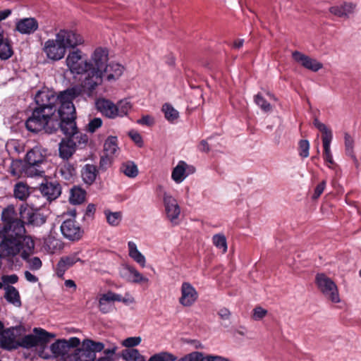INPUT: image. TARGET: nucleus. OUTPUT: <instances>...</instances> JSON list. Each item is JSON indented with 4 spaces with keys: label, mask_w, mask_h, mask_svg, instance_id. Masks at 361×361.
Segmentation results:
<instances>
[{
    "label": "nucleus",
    "mask_w": 361,
    "mask_h": 361,
    "mask_svg": "<svg viewBox=\"0 0 361 361\" xmlns=\"http://www.w3.org/2000/svg\"><path fill=\"white\" fill-rule=\"evenodd\" d=\"M1 220L4 226L0 257L13 258L21 252L22 259H27L35 249V242L30 235H25V222L18 217L13 205L3 209Z\"/></svg>",
    "instance_id": "f257e3e1"
},
{
    "label": "nucleus",
    "mask_w": 361,
    "mask_h": 361,
    "mask_svg": "<svg viewBox=\"0 0 361 361\" xmlns=\"http://www.w3.org/2000/svg\"><path fill=\"white\" fill-rule=\"evenodd\" d=\"M105 60L106 55L102 47L95 49L89 59L78 49L70 51L66 56V64L71 73L74 75H84L81 84L78 85L86 90L87 96L92 94L101 81Z\"/></svg>",
    "instance_id": "f03ea898"
},
{
    "label": "nucleus",
    "mask_w": 361,
    "mask_h": 361,
    "mask_svg": "<svg viewBox=\"0 0 361 361\" xmlns=\"http://www.w3.org/2000/svg\"><path fill=\"white\" fill-rule=\"evenodd\" d=\"M59 94L47 88L37 91L35 96L36 106L25 121V128L31 133L42 131L56 117Z\"/></svg>",
    "instance_id": "7ed1b4c3"
},
{
    "label": "nucleus",
    "mask_w": 361,
    "mask_h": 361,
    "mask_svg": "<svg viewBox=\"0 0 361 361\" xmlns=\"http://www.w3.org/2000/svg\"><path fill=\"white\" fill-rule=\"evenodd\" d=\"M82 43V37L75 32L60 30L55 39H49L44 42L43 51L48 59L59 61L64 57L66 49L74 48Z\"/></svg>",
    "instance_id": "20e7f679"
},
{
    "label": "nucleus",
    "mask_w": 361,
    "mask_h": 361,
    "mask_svg": "<svg viewBox=\"0 0 361 361\" xmlns=\"http://www.w3.org/2000/svg\"><path fill=\"white\" fill-rule=\"evenodd\" d=\"M47 150L42 146L37 145L26 154L25 161L27 166L25 173L28 176H42L46 169L49 166L47 158Z\"/></svg>",
    "instance_id": "39448f33"
},
{
    "label": "nucleus",
    "mask_w": 361,
    "mask_h": 361,
    "mask_svg": "<svg viewBox=\"0 0 361 361\" xmlns=\"http://www.w3.org/2000/svg\"><path fill=\"white\" fill-rule=\"evenodd\" d=\"M86 90L79 85H75L59 92V105L57 106L58 118H76L75 108L73 101L82 96Z\"/></svg>",
    "instance_id": "423d86ee"
},
{
    "label": "nucleus",
    "mask_w": 361,
    "mask_h": 361,
    "mask_svg": "<svg viewBox=\"0 0 361 361\" xmlns=\"http://www.w3.org/2000/svg\"><path fill=\"white\" fill-rule=\"evenodd\" d=\"M80 343V341L77 337H71L68 340L58 339L50 345L52 355L42 352L39 353V356L46 360L54 357L57 358L59 361H73L75 360L73 356L75 348L78 347Z\"/></svg>",
    "instance_id": "0eeeda50"
},
{
    "label": "nucleus",
    "mask_w": 361,
    "mask_h": 361,
    "mask_svg": "<svg viewBox=\"0 0 361 361\" xmlns=\"http://www.w3.org/2000/svg\"><path fill=\"white\" fill-rule=\"evenodd\" d=\"M315 283L324 298L334 303L341 301L338 290L334 281L323 273L317 274Z\"/></svg>",
    "instance_id": "6e6552de"
},
{
    "label": "nucleus",
    "mask_w": 361,
    "mask_h": 361,
    "mask_svg": "<svg viewBox=\"0 0 361 361\" xmlns=\"http://www.w3.org/2000/svg\"><path fill=\"white\" fill-rule=\"evenodd\" d=\"M314 126L322 133V140L324 148L323 158L327 163V166L331 168L334 164L333 155L331 151V143L333 139V134L324 123L320 122L318 118H314L313 122Z\"/></svg>",
    "instance_id": "1a4fd4ad"
},
{
    "label": "nucleus",
    "mask_w": 361,
    "mask_h": 361,
    "mask_svg": "<svg viewBox=\"0 0 361 361\" xmlns=\"http://www.w3.org/2000/svg\"><path fill=\"white\" fill-rule=\"evenodd\" d=\"M76 118L68 117L60 118L58 119V116L54 118L50 124L47 125L44 130L48 133H53L56 131L59 128L68 137L74 135V133L78 130L75 123Z\"/></svg>",
    "instance_id": "9d476101"
},
{
    "label": "nucleus",
    "mask_w": 361,
    "mask_h": 361,
    "mask_svg": "<svg viewBox=\"0 0 361 361\" xmlns=\"http://www.w3.org/2000/svg\"><path fill=\"white\" fill-rule=\"evenodd\" d=\"M21 326L6 328L0 334V348L8 351L19 348V336L21 334Z\"/></svg>",
    "instance_id": "9b49d317"
},
{
    "label": "nucleus",
    "mask_w": 361,
    "mask_h": 361,
    "mask_svg": "<svg viewBox=\"0 0 361 361\" xmlns=\"http://www.w3.org/2000/svg\"><path fill=\"white\" fill-rule=\"evenodd\" d=\"M19 214L21 220L27 225L39 226L46 222V217L39 209L30 207L28 204L20 206Z\"/></svg>",
    "instance_id": "f8f14e48"
},
{
    "label": "nucleus",
    "mask_w": 361,
    "mask_h": 361,
    "mask_svg": "<svg viewBox=\"0 0 361 361\" xmlns=\"http://www.w3.org/2000/svg\"><path fill=\"white\" fill-rule=\"evenodd\" d=\"M103 52L106 55V60L101 73V81L97 85V87L102 84L104 76L106 77L108 81L116 80L121 77L123 72V66L121 65L116 63H108L109 51L106 49L103 48Z\"/></svg>",
    "instance_id": "ddd939ff"
},
{
    "label": "nucleus",
    "mask_w": 361,
    "mask_h": 361,
    "mask_svg": "<svg viewBox=\"0 0 361 361\" xmlns=\"http://www.w3.org/2000/svg\"><path fill=\"white\" fill-rule=\"evenodd\" d=\"M79 255L80 252H75L68 255L61 257L54 267L56 275L59 278L63 279L66 271L75 263L81 262L82 264H84L85 262L80 259Z\"/></svg>",
    "instance_id": "4468645a"
},
{
    "label": "nucleus",
    "mask_w": 361,
    "mask_h": 361,
    "mask_svg": "<svg viewBox=\"0 0 361 361\" xmlns=\"http://www.w3.org/2000/svg\"><path fill=\"white\" fill-rule=\"evenodd\" d=\"M63 235L68 240L75 241L81 238L82 231L74 218L66 219L61 226Z\"/></svg>",
    "instance_id": "2eb2a0df"
},
{
    "label": "nucleus",
    "mask_w": 361,
    "mask_h": 361,
    "mask_svg": "<svg viewBox=\"0 0 361 361\" xmlns=\"http://www.w3.org/2000/svg\"><path fill=\"white\" fill-rule=\"evenodd\" d=\"M164 204L168 219L173 225L178 224L180 208L177 200L171 195L165 193L164 195Z\"/></svg>",
    "instance_id": "dca6fc26"
},
{
    "label": "nucleus",
    "mask_w": 361,
    "mask_h": 361,
    "mask_svg": "<svg viewBox=\"0 0 361 361\" xmlns=\"http://www.w3.org/2000/svg\"><path fill=\"white\" fill-rule=\"evenodd\" d=\"M181 296L179 303L184 307L192 306L198 298V293L195 288L188 282H183L180 287Z\"/></svg>",
    "instance_id": "f3484780"
},
{
    "label": "nucleus",
    "mask_w": 361,
    "mask_h": 361,
    "mask_svg": "<svg viewBox=\"0 0 361 361\" xmlns=\"http://www.w3.org/2000/svg\"><path fill=\"white\" fill-rule=\"evenodd\" d=\"M98 111L108 118L114 119L118 117L116 104L105 98H99L95 102Z\"/></svg>",
    "instance_id": "a211bd4d"
},
{
    "label": "nucleus",
    "mask_w": 361,
    "mask_h": 361,
    "mask_svg": "<svg viewBox=\"0 0 361 361\" xmlns=\"http://www.w3.org/2000/svg\"><path fill=\"white\" fill-rule=\"evenodd\" d=\"M195 169L192 166L188 165L184 161H178L171 173V178L176 183H182L185 178L195 172Z\"/></svg>",
    "instance_id": "6ab92c4d"
},
{
    "label": "nucleus",
    "mask_w": 361,
    "mask_h": 361,
    "mask_svg": "<svg viewBox=\"0 0 361 361\" xmlns=\"http://www.w3.org/2000/svg\"><path fill=\"white\" fill-rule=\"evenodd\" d=\"M295 61L312 72H317L323 68V63L316 59L311 58L307 55L296 51H295Z\"/></svg>",
    "instance_id": "aec40b11"
},
{
    "label": "nucleus",
    "mask_w": 361,
    "mask_h": 361,
    "mask_svg": "<svg viewBox=\"0 0 361 361\" xmlns=\"http://www.w3.org/2000/svg\"><path fill=\"white\" fill-rule=\"evenodd\" d=\"M39 27L37 20L35 18H24L16 21L15 30L22 35H31Z\"/></svg>",
    "instance_id": "412c9836"
},
{
    "label": "nucleus",
    "mask_w": 361,
    "mask_h": 361,
    "mask_svg": "<svg viewBox=\"0 0 361 361\" xmlns=\"http://www.w3.org/2000/svg\"><path fill=\"white\" fill-rule=\"evenodd\" d=\"M42 195L49 201L58 198L61 193V187L57 181L46 182L39 186Z\"/></svg>",
    "instance_id": "4be33fe9"
},
{
    "label": "nucleus",
    "mask_w": 361,
    "mask_h": 361,
    "mask_svg": "<svg viewBox=\"0 0 361 361\" xmlns=\"http://www.w3.org/2000/svg\"><path fill=\"white\" fill-rule=\"evenodd\" d=\"M114 295V293L112 291H108L101 295L99 300V309L103 314L109 313L114 310V302H116V298Z\"/></svg>",
    "instance_id": "5701e85b"
},
{
    "label": "nucleus",
    "mask_w": 361,
    "mask_h": 361,
    "mask_svg": "<svg viewBox=\"0 0 361 361\" xmlns=\"http://www.w3.org/2000/svg\"><path fill=\"white\" fill-rule=\"evenodd\" d=\"M75 149L73 139L63 138L59 143V156L63 159H68L74 154Z\"/></svg>",
    "instance_id": "b1692460"
},
{
    "label": "nucleus",
    "mask_w": 361,
    "mask_h": 361,
    "mask_svg": "<svg viewBox=\"0 0 361 361\" xmlns=\"http://www.w3.org/2000/svg\"><path fill=\"white\" fill-rule=\"evenodd\" d=\"M355 5L352 3L344 2L341 5L334 6L329 8V12L339 18H348L353 13Z\"/></svg>",
    "instance_id": "393cba45"
},
{
    "label": "nucleus",
    "mask_w": 361,
    "mask_h": 361,
    "mask_svg": "<svg viewBox=\"0 0 361 361\" xmlns=\"http://www.w3.org/2000/svg\"><path fill=\"white\" fill-rule=\"evenodd\" d=\"M98 173L97 168L93 164H87L81 170V176L85 183L92 185L96 180Z\"/></svg>",
    "instance_id": "a878e982"
},
{
    "label": "nucleus",
    "mask_w": 361,
    "mask_h": 361,
    "mask_svg": "<svg viewBox=\"0 0 361 361\" xmlns=\"http://www.w3.org/2000/svg\"><path fill=\"white\" fill-rule=\"evenodd\" d=\"M73 356L75 357L73 361H94L96 359V354L93 350L83 345L82 348L74 350Z\"/></svg>",
    "instance_id": "bb28decb"
},
{
    "label": "nucleus",
    "mask_w": 361,
    "mask_h": 361,
    "mask_svg": "<svg viewBox=\"0 0 361 361\" xmlns=\"http://www.w3.org/2000/svg\"><path fill=\"white\" fill-rule=\"evenodd\" d=\"M127 280L129 282L138 284H148L149 279L144 276L133 267H127Z\"/></svg>",
    "instance_id": "cd10ccee"
},
{
    "label": "nucleus",
    "mask_w": 361,
    "mask_h": 361,
    "mask_svg": "<svg viewBox=\"0 0 361 361\" xmlns=\"http://www.w3.org/2000/svg\"><path fill=\"white\" fill-rule=\"evenodd\" d=\"M5 298L16 307L21 306V300L18 290L13 286L7 285L5 288Z\"/></svg>",
    "instance_id": "c85d7f7f"
},
{
    "label": "nucleus",
    "mask_w": 361,
    "mask_h": 361,
    "mask_svg": "<svg viewBox=\"0 0 361 361\" xmlns=\"http://www.w3.org/2000/svg\"><path fill=\"white\" fill-rule=\"evenodd\" d=\"M129 256L142 267H145L146 259L145 256L138 250L136 244L133 241L128 243Z\"/></svg>",
    "instance_id": "c756f323"
},
{
    "label": "nucleus",
    "mask_w": 361,
    "mask_h": 361,
    "mask_svg": "<svg viewBox=\"0 0 361 361\" xmlns=\"http://www.w3.org/2000/svg\"><path fill=\"white\" fill-rule=\"evenodd\" d=\"M120 171L128 178H134L138 175V169L135 162L127 161L121 164Z\"/></svg>",
    "instance_id": "7c9ffc66"
},
{
    "label": "nucleus",
    "mask_w": 361,
    "mask_h": 361,
    "mask_svg": "<svg viewBox=\"0 0 361 361\" xmlns=\"http://www.w3.org/2000/svg\"><path fill=\"white\" fill-rule=\"evenodd\" d=\"M33 332L35 334V336H36L38 345H45L50 339L56 337V334L49 333L41 328H34Z\"/></svg>",
    "instance_id": "2f4dec72"
},
{
    "label": "nucleus",
    "mask_w": 361,
    "mask_h": 361,
    "mask_svg": "<svg viewBox=\"0 0 361 361\" xmlns=\"http://www.w3.org/2000/svg\"><path fill=\"white\" fill-rule=\"evenodd\" d=\"M14 197L20 200H25L29 195V187L23 183H18L13 190Z\"/></svg>",
    "instance_id": "473e14b6"
},
{
    "label": "nucleus",
    "mask_w": 361,
    "mask_h": 361,
    "mask_svg": "<svg viewBox=\"0 0 361 361\" xmlns=\"http://www.w3.org/2000/svg\"><path fill=\"white\" fill-rule=\"evenodd\" d=\"M86 192L79 187L71 189L70 202L74 204L82 203L85 200Z\"/></svg>",
    "instance_id": "72a5a7b5"
},
{
    "label": "nucleus",
    "mask_w": 361,
    "mask_h": 361,
    "mask_svg": "<svg viewBox=\"0 0 361 361\" xmlns=\"http://www.w3.org/2000/svg\"><path fill=\"white\" fill-rule=\"evenodd\" d=\"M118 149L117 137L111 136L109 137L104 142V150L107 157L114 155Z\"/></svg>",
    "instance_id": "f704fd0d"
},
{
    "label": "nucleus",
    "mask_w": 361,
    "mask_h": 361,
    "mask_svg": "<svg viewBox=\"0 0 361 361\" xmlns=\"http://www.w3.org/2000/svg\"><path fill=\"white\" fill-rule=\"evenodd\" d=\"M212 243L216 248L221 250L222 253L227 252V241L226 236L223 233L214 235L212 237Z\"/></svg>",
    "instance_id": "c9c22d12"
},
{
    "label": "nucleus",
    "mask_w": 361,
    "mask_h": 361,
    "mask_svg": "<svg viewBox=\"0 0 361 361\" xmlns=\"http://www.w3.org/2000/svg\"><path fill=\"white\" fill-rule=\"evenodd\" d=\"M123 357L126 361H145V357L140 353L138 350L135 348L126 350Z\"/></svg>",
    "instance_id": "e433bc0d"
},
{
    "label": "nucleus",
    "mask_w": 361,
    "mask_h": 361,
    "mask_svg": "<svg viewBox=\"0 0 361 361\" xmlns=\"http://www.w3.org/2000/svg\"><path fill=\"white\" fill-rule=\"evenodd\" d=\"M116 106L118 111V117L127 116L132 109V104L128 99L120 100L117 104H116Z\"/></svg>",
    "instance_id": "4c0bfd02"
},
{
    "label": "nucleus",
    "mask_w": 361,
    "mask_h": 361,
    "mask_svg": "<svg viewBox=\"0 0 361 361\" xmlns=\"http://www.w3.org/2000/svg\"><path fill=\"white\" fill-rule=\"evenodd\" d=\"M162 111L164 113V116L169 122H173L179 116V113L171 104H164L162 106Z\"/></svg>",
    "instance_id": "58836bf2"
},
{
    "label": "nucleus",
    "mask_w": 361,
    "mask_h": 361,
    "mask_svg": "<svg viewBox=\"0 0 361 361\" xmlns=\"http://www.w3.org/2000/svg\"><path fill=\"white\" fill-rule=\"evenodd\" d=\"M19 347H22L24 348H32L33 347H36L38 345L37 343L36 336L33 334H28L25 336L20 340L19 339Z\"/></svg>",
    "instance_id": "ea45409f"
},
{
    "label": "nucleus",
    "mask_w": 361,
    "mask_h": 361,
    "mask_svg": "<svg viewBox=\"0 0 361 361\" xmlns=\"http://www.w3.org/2000/svg\"><path fill=\"white\" fill-rule=\"evenodd\" d=\"M13 54L11 46L8 42L4 41V39L0 41V59L6 60L9 59Z\"/></svg>",
    "instance_id": "a19ab883"
},
{
    "label": "nucleus",
    "mask_w": 361,
    "mask_h": 361,
    "mask_svg": "<svg viewBox=\"0 0 361 361\" xmlns=\"http://www.w3.org/2000/svg\"><path fill=\"white\" fill-rule=\"evenodd\" d=\"M344 140H345V153L348 156L351 158L355 159V156L354 154V140L350 136V135L348 133H345L344 134Z\"/></svg>",
    "instance_id": "79ce46f5"
},
{
    "label": "nucleus",
    "mask_w": 361,
    "mask_h": 361,
    "mask_svg": "<svg viewBox=\"0 0 361 361\" xmlns=\"http://www.w3.org/2000/svg\"><path fill=\"white\" fill-rule=\"evenodd\" d=\"M177 357L172 353L161 352L152 355L148 361H176Z\"/></svg>",
    "instance_id": "37998d69"
},
{
    "label": "nucleus",
    "mask_w": 361,
    "mask_h": 361,
    "mask_svg": "<svg viewBox=\"0 0 361 361\" xmlns=\"http://www.w3.org/2000/svg\"><path fill=\"white\" fill-rule=\"evenodd\" d=\"M106 221L112 226H118L121 220V213L118 212H111L105 211Z\"/></svg>",
    "instance_id": "c03bdc74"
},
{
    "label": "nucleus",
    "mask_w": 361,
    "mask_h": 361,
    "mask_svg": "<svg viewBox=\"0 0 361 361\" xmlns=\"http://www.w3.org/2000/svg\"><path fill=\"white\" fill-rule=\"evenodd\" d=\"M69 139H73L75 144V148L80 146H85L88 141V137L86 134L80 133L78 130L73 135L69 137Z\"/></svg>",
    "instance_id": "a18cd8bd"
},
{
    "label": "nucleus",
    "mask_w": 361,
    "mask_h": 361,
    "mask_svg": "<svg viewBox=\"0 0 361 361\" xmlns=\"http://www.w3.org/2000/svg\"><path fill=\"white\" fill-rule=\"evenodd\" d=\"M310 151V142L307 140H300L298 142V155L302 158L305 159L309 157Z\"/></svg>",
    "instance_id": "49530a36"
},
{
    "label": "nucleus",
    "mask_w": 361,
    "mask_h": 361,
    "mask_svg": "<svg viewBox=\"0 0 361 361\" xmlns=\"http://www.w3.org/2000/svg\"><path fill=\"white\" fill-rule=\"evenodd\" d=\"M82 344L84 346H87L92 349L94 353L96 354V352H101L104 348V345L102 342H96L90 339H85L82 341Z\"/></svg>",
    "instance_id": "de8ad7c7"
},
{
    "label": "nucleus",
    "mask_w": 361,
    "mask_h": 361,
    "mask_svg": "<svg viewBox=\"0 0 361 361\" xmlns=\"http://www.w3.org/2000/svg\"><path fill=\"white\" fill-rule=\"evenodd\" d=\"M255 102L256 104L265 112L270 111L271 106L269 102L262 96L261 94H257L255 97Z\"/></svg>",
    "instance_id": "09e8293b"
},
{
    "label": "nucleus",
    "mask_w": 361,
    "mask_h": 361,
    "mask_svg": "<svg viewBox=\"0 0 361 361\" xmlns=\"http://www.w3.org/2000/svg\"><path fill=\"white\" fill-rule=\"evenodd\" d=\"M202 353L194 351L180 357L176 361H202Z\"/></svg>",
    "instance_id": "8fccbe9b"
},
{
    "label": "nucleus",
    "mask_w": 361,
    "mask_h": 361,
    "mask_svg": "<svg viewBox=\"0 0 361 361\" xmlns=\"http://www.w3.org/2000/svg\"><path fill=\"white\" fill-rule=\"evenodd\" d=\"M33 252L34 250L27 259H23L28 262L30 269L35 271L39 269L42 267V263L40 259L37 257L30 259V257L33 254Z\"/></svg>",
    "instance_id": "3c124183"
},
{
    "label": "nucleus",
    "mask_w": 361,
    "mask_h": 361,
    "mask_svg": "<svg viewBox=\"0 0 361 361\" xmlns=\"http://www.w3.org/2000/svg\"><path fill=\"white\" fill-rule=\"evenodd\" d=\"M102 125V120L100 118H94L89 122L87 126V130L93 133Z\"/></svg>",
    "instance_id": "603ef678"
},
{
    "label": "nucleus",
    "mask_w": 361,
    "mask_h": 361,
    "mask_svg": "<svg viewBox=\"0 0 361 361\" xmlns=\"http://www.w3.org/2000/svg\"><path fill=\"white\" fill-rule=\"evenodd\" d=\"M60 171L63 175L65 176L66 178H68L75 173V169L74 166L68 163L65 164L63 166H61Z\"/></svg>",
    "instance_id": "864d4df0"
},
{
    "label": "nucleus",
    "mask_w": 361,
    "mask_h": 361,
    "mask_svg": "<svg viewBox=\"0 0 361 361\" xmlns=\"http://www.w3.org/2000/svg\"><path fill=\"white\" fill-rule=\"evenodd\" d=\"M114 296L115 297V298H116V299H115L116 302H122L126 305H130L135 302V298L130 293H126L125 297H122L121 295L114 293Z\"/></svg>",
    "instance_id": "5fc2aeb1"
},
{
    "label": "nucleus",
    "mask_w": 361,
    "mask_h": 361,
    "mask_svg": "<svg viewBox=\"0 0 361 361\" xmlns=\"http://www.w3.org/2000/svg\"><path fill=\"white\" fill-rule=\"evenodd\" d=\"M267 314V311L262 307H256L252 311V317L255 321H259L264 318Z\"/></svg>",
    "instance_id": "6e6d98bb"
},
{
    "label": "nucleus",
    "mask_w": 361,
    "mask_h": 361,
    "mask_svg": "<svg viewBox=\"0 0 361 361\" xmlns=\"http://www.w3.org/2000/svg\"><path fill=\"white\" fill-rule=\"evenodd\" d=\"M141 342L140 337H129L123 341V345L127 348H133L139 345Z\"/></svg>",
    "instance_id": "4d7b16f0"
},
{
    "label": "nucleus",
    "mask_w": 361,
    "mask_h": 361,
    "mask_svg": "<svg viewBox=\"0 0 361 361\" xmlns=\"http://www.w3.org/2000/svg\"><path fill=\"white\" fill-rule=\"evenodd\" d=\"M202 361H230L228 358L221 356V355H204L202 353Z\"/></svg>",
    "instance_id": "13d9d810"
},
{
    "label": "nucleus",
    "mask_w": 361,
    "mask_h": 361,
    "mask_svg": "<svg viewBox=\"0 0 361 361\" xmlns=\"http://www.w3.org/2000/svg\"><path fill=\"white\" fill-rule=\"evenodd\" d=\"M137 123L142 126H152L154 124V118L149 115H145L137 120Z\"/></svg>",
    "instance_id": "bf43d9fd"
},
{
    "label": "nucleus",
    "mask_w": 361,
    "mask_h": 361,
    "mask_svg": "<svg viewBox=\"0 0 361 361\" xmlns=\"http://www.w3.org/2000/svg\"><path fill=\"white\" fill-rule=\"evenodd\" d=\"M326 184V181L322 180L320 183H319L316 186V188L314 189V194L312 195V199L317 200V198L319 197V196L322 194V192H324V190L325 189Z\"/></svg>",
    "instance_id": "052dcab7"
},
{
    "label": "nucleus",
    "mask_w": 361,
    "mask_h": 361,
    "mask_svg": "<svg viewBox=\"0 0 361 361\" xmlns=\"http://www.w3.org/2000/svg\"><path fill=\"white\" fill-rule=\"evenodd\" d=\"M129 136L139 147L142 146L143 140L140 133L136 131H130Z\"/></svg>",
    "instance_id": "680f3d73"
},
{
    "label": "nucleus",
    "mask_w": 361,
    "mask_h": 361,
    "mask_svg": "<svg viewBox=\"0 0 361 361\" xmlns=\"http://www.w3.org/2000/svg\"><path fill=\"white\" fill-rule=\"evenodd\" d=\"M1 279L3 283L8 285L17 283L18 277L16 274L5 275L2 276Z\"/></svg>",
    "instance_id": "e2e57ef3"
},
{
    "label": "nucleus",
    "mask_w": 361,
    "mask_h": 361,
    "mask_svg": "<svg viewBox=\"0 0 361 361\" xmlns=\"http://www.w3.org/2000/svg\"><path fill=\"white\" fill-rule=\"evenodd\" d=\"M218 314L222 319H228L231 316V312L227 308H221L218 312Z\"/></svg>",
    "instance_id": "0e129e2a"
},
{
    "label": "nucleus",
    "mask_w": 361,
    "mask_h": 361,
    "mask_svg": "<svg viewBox=\"0 0 361 361\" xmlns=\"http://www.w3.org/2000/svg\"><path fill=\"white\" fill-rule=\"evenodd\" d=\"M110 164L109 158L106 156L101 158L99 161V168L102 170H106Z\"/></svg>",
    "instance_id": "69168bd1"
},
{
    "label": "nucleus",
    "mask_w": 361,
    "mask_h": 361,
    "mask_svg": "<svg viewBox=\"0 0 361 361\" xmlns=\"http://www.w3.org/2000/svg\"><path fill=\"white\" fill-rule=\"evenodd\" d=\"M24 275L25 279L30 283H36L38 281V278L29 271H25Z\"/></svg>",
    "instance_id": "338daca9"
},
{
    "label": "nucleus",
    "mask_w": 361,
    "mask_h": 361,
    "mask_svg": "<svg viewBox=\"0 0 361 361\" xmlns=\"http://www.w3.org/2000/svg\"><path fill=\"white\" fill-rule=\"evenodd\" d=\"M198 149L201 152H207L209 151V147L206 140H202L198 146Z\"/></svg>",
    "instance_id": "774afa93"
}]
</instances>
